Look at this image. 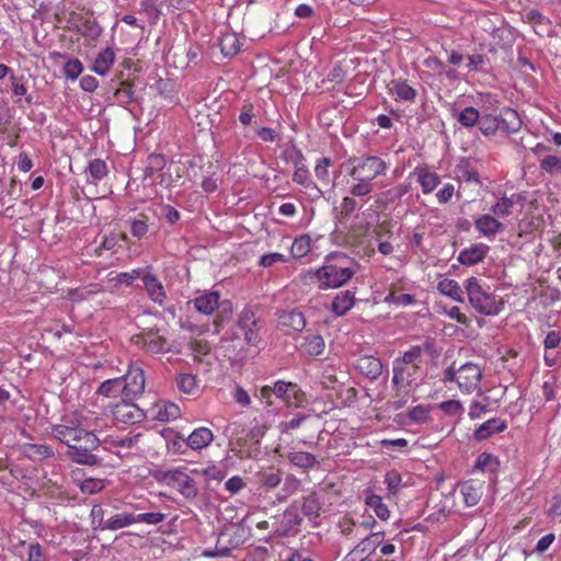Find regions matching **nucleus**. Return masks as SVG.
I'll return each instance as SVG.
<instances>
[{
	"instance_id": "f257e3e1",
	"label": "nucleus",
	"mask_w": 561,
	"mask_h": 561,
	"mask_svg": "<svg viewBox=\"0 0 561 561\" xmlns=\"http://www.w3.org/2000/svg\"><path fill=\"white\" fill-rule=\"evenodd\" d=\"M348 256L343 253H332L327 263L317 271L319 288H337L346 284L355 274V270L346 265Z\"/></svg>"
},
{
	"instance_id": "f03ea898",
	"label": "nucleus",
	"mask_w": 561,
	"mask_h": 561,
	"mask_svg": "<svg viewBox=\"0 0 561 561\" xmlns=\"http://www.w3.org/2000/svg\"><path fill=\"white\" fill-rule=\"evenodd\" d=\"M51 435L68 448L76 447L88 436H94L92 431L83 428L82 416L78 412L65 415L59 424L51 427Z\"/></svg>"
},
{
	"instance_id": "7ed1b4c3",
	"label": "nucleus",
	"mask_w": 561,
	"mask_h": 561,
	"mask_svg": "<svg viewBox=\"0 0 561 561\" xmlns=\"http://www.w3.org/2000/svg\"><path fill=\"white\" fill-rule=\"evenodd\" d=\"M465 287L469 302L477 312L485 316H496L500 313L503 308V302L497 301L493 294L484 290L478 278H468Z\"/></svg>"
},
{
	"instance_id": "20e7f679",
	"label": "nucleus",
	"mask_w": 561,
	"mask_h": 561,
	"mask_svg": "<svg viewBox=\"0 0 561 561\" xmlns=\"http://www.w3.org/2000/svg\"><path fill=\"white\" fill-rule=\"evenodd\" d=\"M347 163L351 165L348 174L354 181L371 182L388 170L387 162L377 156L352 157Z\"/></svg>"
},
{
	"instance_id": "39448f33",
	"label": "nucleus",
	"mask_w": 561,
	"mask_h": 561,
	"mask_svg": "<svg viewBox=\"0 0 561 561\" xmlns=\"http://www.w3.org/2000/svg\"><path fill=\"white\" fill-rule=\"evenodd\" d=\"M122 396L128 400L139 398L145 391V373L138 364H130L127 373L122 378Z\"/></svg>"
},
{
	"instance_id": "423d86ee",
	"label": "nucleus",
	"mask_w": 561,
	"mask_h": 561,
	"mask_svg": "<svg viewBox=\"0 0 561 561\" xmlns=\"http://www.w3.org/2000/svg\"><path fill=\"white\" fill-rule=\"evenodd\" d=\"M100 445V439L94 436H88L82 443L78 444L76 447L68 448L67 455L69 458L81 465L94 466L100 462L96 455L92 454L94 449H96Z\"/></svg>"
},
{
	"instance_id": "0eeeda50",
	"label": "nucleus",
	"mask_w": 561,
	"mask_h": 561,
	"mask_svg": "<svg viewBox=\"0 0 561 561\" xmlns=\"http://www.w3.org/2000/svg\"><path fill=\"white\" fill-rule=\"evenodd\" d=\"M163 479L168 485L176 489L185 499L193 500L198 494L197 483L185 472L170 470L164 472Z\"/></svg>"
},
{
	"instance_id": "6e6552de",
	"label": "nucleus",
	"mask_w": 561,
	"mask_h": 561,
	"mask_svg": "<svg viewBox=\"0 0 561 561\" xmlns=\"http://www.w3.org/2000/svg\"><path fill=\"white\" fill-rule=\"evenodd\" d=\"M133 401L123 397L119 403L112 407V415L116 422L136 424L146 419L144 411Z\"/></svg>"
},
{
	"instance_id": "1a4fd4ad",
	"label": "nucleus",
	"mask_w": 561,
	"mask_h": 561,
	"mask_svg": "<svg viewBox=\"0 0 561 561\" xmlns=\"http://www.w3.org/2000/svg\"><path fill=\"white\" fill-rule=\"evenodd\" d=\"M274 396L282 399L289 408L300 407L306 399L305 392L297 383L278 380L273 386Z\"/></svg>"
},
{
	"instance_id": "9d476101",
	"label": "nucleus",
	"mask_w": 561,
	"mask_h": 561,
	"mask_svg": "<svg viewBox=\"0 0 561 561\" xmlns=\"http://www.w3.org/2000/svg\"><path fill=\"white\" fill-rule=\"evenodd\" d=\"M131 342L151 354H162L170 350L167 339L152 330L134 335Z\"/></svg>"
},
{
	"instance_id": "9b49d317",
	"label": "nucleus",
	"mask_w": 561,
	"mask_h": 561,
	"mask_svg": "<svg viewBox=\"0 0 561 561\" xmlns=\"http://www.w3.org/2000/svg\"><path fill=\"white\" fill-rule=\"evenodd\" d=\"M481 376L478 365L466 363L458 368L457 385L460 390L469 393L479 387Z\"/></svg>"
},
{
	"instance_id": "f8f14e48",
	"label": "nucleus",
	"mask_w": 561,
	"mask_h": 561,
	"mask_svg": "<svg viewBox=\"0 0 561 561\" xmlns=\"http://www.w3.org/2000/svg\"><path fill=\"white\" fill-rule=\"evenodd\" d=\"M142 435L137 433L133 436H126L123 438L112 439L108 442V449L114 450L119 457H128L133 454V450H138V443Z\"/></svg>"
},
{
	"instance_id": "ddd939ff",
	"label": "nucleus",
	"mask_w": 561,
	"mask_h": 561,
	"mask_svg": "<svg viewBox=\"0 0 561 561\" xmlns=\"http://www.w3.org/2000/svg\"><path fill=\"white\" fill-rule=\"evenodd\" d=\"M356 369L370 380H376L382 373V363L374 356H360L356 360Z\"/></svg>"
},
{
	"instance_id": "4468645a",
	"label": "nucleus",
	"mask_w": 561,
	"mask_h": 561,
	"mask_svg": "<svg viewBox=\"0 0 561 561\" xmlns=\"http://www.w3.org/2000/svg\"><path fill=\"white\" fill-rule=\"evenodd\" d=\"M489 250H490L489 245H486L484 243H478V244L471 245L470 248L463 249L459 253L458 261L463 265H468V266L474 265L484 260Z\"/></svg>"
},
{
	"instance_id": "2eb2a0df",
	"label": "nucleus",
	"mask_w": 561,
	"mask_h": 561,
	"mask_svg": "<svg viewBox=\"0 0 561 561\" xmlns=\"http://www.w3.org/2000/svg\"><path fill=\"white\" fill-rule=\"evenodd\" d=\"M483 488V482L476 480H468L460 484V492L467 506H474L479 503Z\"/></svg>"
},
{
	"instance_id": "dca6fc26",
	"label": "nucleus",
	"mask_w": 561,
	"mask_h": 561,
	"mask_svg": "<svg viewBox=\"0 0 561 561\" xmlns=\"http://www.w3.org/2000/svg\"><path fill=\"white\" fill-rule=\"evenodd\" d=\"M278 323L283 328L300 332L306 327V319L302 312L297 310L282 311L278 316Z\"/></svg>"
},
{
	"instance_id": "f3484780",
	"label": "nucleus",
	"mask_w": 561,
	"mask_h": 561,
	"mask_svg": "<svg viewBox=\"0 0 561 561\" xmlns=\"http://www.w3.org/2000/svg\"><path fill=\"white\" fill-rule=\"evenodd\" d=\"M142 283L150 299L162 305L165 299V291L158 278L154 275L147 273L142 276Z\"/></svg>"
},
{
	"instance_id": "a211bd4d",
	"label": "nucleus",
	"mask_w": 561,
	"mask_h": 561,
	"mask_svg": "<svg viewBox=\"0 0 561 561\" xmlns=\"http://www.w3.org/2000/svg\"><path fill=\"white\" fill-rule=\"evenodd\" d=\"M214 439L213 432L207 427H199L194 430L186 438L187 445L194 449L199 450L207 447Z\"/></svg>"
},
{
	"instance_id": "6ab92c4d",
	"label": "nucleus",
	"mask_w": 561,
	"mask_h": 561,
	"mask_svg": "<svg viewBox=\"0 0 561 561\" xmlns=\"http://www.w3.org/2000/svg\"><path fill=\"white\" fill-rule=\"evenodd\" d=\"M474 226L485 237H493L503 229V224L491 215L480 216L476 219Z\"/></svg>"
},
{
	"instance_id": "aec40b11",
	"label": "nucleus",
	"mask_w": 561,
	"mask_h": 561,
	"mask_svg": "<svg viewBox=\"0 0 561 561\" xmlns=\"http://www.w3.org/2000/svg\"><path fill=\"white\" fill-rule=\"evenodd\" d=\"M417 370H419L417 364H413V366H412V365H407V364L394 362L392 382L396 386H400L405 382L411 383L413 380V376L416 374Z\"/></svg>"
},
{
	"instance_id": "412c9836",
	"label": "nucleus",
	"mask_w": 561,
	"mask_h": 561,
	"mask_svg": "<svg viewBox=\"0 0 561 561\" xmlns=\"http://www.w3.org/2000/svg\"><path fill=\"white\" fill-rule=\"evenodd\" d=\"M192 302L198 312L211 314L219 306V294L217 291H210L196 297Z\"/></svg>"
},
{
	"instance_id": "4be33fe9",
	"label": "nucleus",
	"mask_w": 561,
	"mask_h": 561,
	"mask_svg": "<svg viewBox=\"0 0 561 561\" xmlns=\"http://www.w3.org/2000/svg\"><path fill=\"white\" fill-rule=\"evenodd\" d=\"M507 427L505 421L501 419H491L483 424H481L474 432V437L478 440H484L489 438L492 434L501 433Z\"/></svg>"
},
{
	"instance_id": "5701e85b",
	"label": "nucleus",
	"mask_w": 561,
	"mask_h": 561,
	"mask_svg": "<svg viewBox=\"0 0 561 561\" xmlns=\"http://www.w3.org/2000/svg\"><path fill=\"white\" fill-rule=\"evenodd\" d=\"M497 118L501 123L500 130L507 134L516 133L522 127V121L517 112L513 108H505Z\"/></svg>"
},
{
	"instance_id": "b1692460",
	"label": "nucleus",
	"mask_w": 561,
	"mask_h": 561,
	"mask_svg": "<svg viewBox=\"0 0 561 561\" xmlns=\"http://www.w3.org/2000/svg\"><path fill=\"white\" fill-rule=\"evenodd\" d=\"M433 345V340L427 339L422 345L412 346L409 351L404 352L402 358L397 359L396 363H402L413 366V364H416V362L420 359L424 352H432Z\"/></svg>"
},
{
	"instance_id": "393cba45",
	"label": "nucleus",
	"mask_w": 561,
	"mask_h": 561,
	"mask_svg": "<svg viewBox=\"0 0 561 561\" xmlns=\"http://www.w3.org/2000/svg\"><path fill=\"white\" fill-rule=\"evenodd\" d=\"M414 174L417 178L424 194H428L439 184V176L425 168H416Z\"/></svg>"
},
{
	"instance_id": "a878e982",
	"label": "nucleus",
	"mask_w": 561,
	"mask_h": 561,
	"mask_svg": "<svg viewBox=\"0 0 561 561\" xmlns=\"http://www.w3.org/2000/svg\"><path fill=\"white\" fill-rule=\"evenodd\" d=\"M355 297L350 290L339 293L332 301V311L336 316H344L354 306Z\"/></svg>"
},
{
	"instance_id": "bb28decb",
	"label": "nucleus",
	"mask_w": 561,
	"mask_h": 561,
	"mask_svg": "<svg viewBox=\"0 0 561 561\" xmlns=\"http://www.w3.org/2000/svg\"><path fill=\"white\" fill-rule=\"evenodd\" d=\"M437 289L439 290L440 294L450 297L455 301H463V291L459 284L454 279L445 278L440 280L437 285Z\"/></svg>"
},
{
	"instance_id": "cd10ccee",
	"label": "nucleus",
	"mask_w": 561,
	"mask_h": 561,
	"mask_svg": "<svg viewBox=\"0 0 561 561\" xmlns=\"http://www.w3.org/2000/svg\"><path fill=\"white\" fill-rule=\"evenodd\" d=\"M115 59V54L111 48H105L96 56L93 65V70L100 75L104 76L108 72Z\"/></svg>"
},
{
	"instance_id": "c85d7f7f",
	"label": "nucleus",
	"mask_w": 561,
	"mask_h": 561,
	"mask_svg": "<svg viewBox=\"0 0 561 561\" xmlns=\"http://www.w3.org/2000/svg\"><path fill=\"white\" fill-rule=\"evenodd\" d=\"M325 347L324 340L319 334H310L305 337L300 348L308 355L318 356L323 353Z\"/></svg>"
},
{
	"instance_id": "c756f323",
	"label": "nucleus",
	"mask_w": 561,
	"mask_h": 561,
	"mask_svg": "<svg viewBox=\"0 0 561 561\" xmlns=\"http://www.w3.org/2000/svg\"><path fill=\"white\" fill-rule=\"evenodd\" d=\"M219 47L225 57H233L240 50L239 38L236 33H226L219 38Z\"/></svg>"
},
{
	"instance_id": "7c9ffc66",
	"label": "nucleus",
	"mask_w": 561,
	"mask_h": 561,
	"mask_svg": "<svg viewBox=\"0 0 561 561\" xmlns=\"http://www.w3.org/2000/svg\"><path fill=\"white\" fill-rule=\"evenodd\" d=\"M135 524V518L133 513H119L112 517H110L104 523V529L105 530H118L121 528H124L126 526Z\"/></svg>"
},
{
	"instance_id": "2f4dec72",
	"label": "nucleus",
	"mask_w": 561,
	"mask_h": 561,
	"mask_svg": "<svg viewBox=\"0 0 561 561\" xmlns=\"http://www.w3.org/2000/svg\"><path fill=\"white\" fill-rule=\"evenodd\" d=\"M389 87L390 91L397 96V99L403 101H413L416 96V91L405 81L393 80Z\"/></svg>"
},
{
	"instance_id": "473e14b6",
	"label": "nucleus",
	"mask_w": 561,
	"mask_h": 561,
	"mask_svg": "<svg viewBox=\"0 0 561 561\" xmlns=\"http://www.w3.org/2000/svg\"><path fill=\"white\" fill-rule=\"evenodd\" d=\"M500 468V460L492 454L482 453L479 455L474 469L481 470L482 472L495 473Z\"/></svg>"
},
{
	"instance_id": "72a5a7b5",
	"label": "nucleus",
	"mask_w": 561,
	"mask_h": 561,
	"mask_svg": "<svg viewBox=\"0 0 561 561\" xmlns=\"http://www.w3.org/2000/svg\"><path fill=\"white\" fill-rule=\"evenodd\" d=\"M366 505L374 510L375 514L382 520H387L390 516L388 506L382 502L381 496L377 494H368L365 499Z\"/></svg>"
},
{
	"instance_id": "f704fd0d",
	"label": "nucleus",
	"mask_w": 561,
	"mask_h": 561,
	"mask_svg": "<svg viewBox=\"0 0 561 561\" xmlns=\"http://www.w3.org/2000/svg\"><path fill=\"white\" fill-rule=\"evenodd\" d=\"M156 419L162 422H169L175 420L181 415L180 408L172 402H164L161 405H157Z\"/></svg>"
},
{
	"instance_id": "c9c22d12",
	"label": "nucleus",
	"mask_w": 561,
	"mask_h": 561,
	"mask_svg": "<svg viewBox=\"0 0 561 561\" xmlns=\"http://www.w3.org/2000/svg\"><path fill=\"white\" fill-rule=\"evenodd\" d=\"M288 459L294 466L302 469H310L317 463L316 456L306 451L290 453Z\"/></svg>"
},
{
	"instance_id": "e433bc0d",
	"label": "nucleus",
	"mask_w": 561,
	"mask_h": 561,
	"mask_svg": "<svg viewBox=\"0 0 561 561\" xmlns=\"http://www.w3.org/2000/svg\"><path fill=\"white\" fill-rule=\"evenodd\" d=\"M123 381L122 378H113L103 381L96 393L102 394L104 397H117L122 393Z\"/></svg>"
},
{
	"instance_id": "4c0bfd02",
	"label": "nucleus",
	"mask_w": 561,
	"mask_h": 561,
	"mask_svg": "<svg viewBox=\"0 0 561 561\" xmlns=\"http://www.w3.org/2000/svg\"><path fill=\"white\" fill-rule=\"evenodd\" d=\"M478 125L483 135L491 136L494 135L496 130H500L501 123L495 116L483 115L480 116Z\"/></svg>"
},
{
	"instance_id": "58836bf2",
	"label": "nucleus",
	"mask_w": 561,
	"mask_h": 561,
	"mask_svg": "<svg viewBox=\"0 0 561 561\" xmlns=\"http://www.w3.org/2000/svg\"><path fill=\"white\" fill-rule=\"evenodd\" d=\"M301 510L309 518L318 517L321 511V503L314 493L304 499Z\"/></svg>"
},
{
	"instance_id": "ea45409f",
	"label": "nucleus",
	"mask_w": 561,
	"mask_h": 561,
	"mask_svg": "<svg viewBox=\"0 0 561 561\" xmlns=\"http://www.w3.org/2000/svg\"><path fill=\"white\" fill-rule=\"evenodd\" d=\"M332 164V160L330 158H322L318 161L314 168V174L318 181H320L321 185L329 186L330 184V172L329 168Z\"/></svg>"
},
{
	"instance_id": "a19ab883",
	"label": "nucleus",
	"mask_w": 561,
	"mask_h": 561,
	"mask_svg": "<svg viewBox=\"0 0 561 561\" xmlns=\"http://www.w3.org/2000/svg\"><path fill=\"white\" fill-rule=\"evenodd\" d=\"M514 196L500 198L491 208L492 213L497 217H507L512 214V208L515 204Z\"/></svg>"
},
{
	"instance_id": "79ce46f5",
	"label": "nucleus",
	"mask_w": 561,
	"mask_h": 561,
	"mask_svg": "<svg viewBox=\"0 0 561 561\" xmlns=\"http://www.w3.org/2000/svg\"><path fill=\"white\" fill-rule=\"evenodd\" d=\"M310 237L309 236H300L295 239L291 245V255L296 259L304 257L310 251Z\"/></svg>"
},
{
	"instance_id": "37998d69",
	"label": "nucleus",
	"mask_w": 561,
	"mask_h": 561,
	"mask_svg": "<svg viewBox=\"0 0 561 561\" xmlns=\"http://www.w3.org/2000/svg\"><path fill=\"white\" fill-rule=\"evenodd\" d=\"M479 118H480V114H479L478 110H476L472 106L466 107L457 116V121L463 127H472V126H474L476 124H478Z\"/></svg>"
},
{
	"instance_id": "c03bdc74",
	"label": "nucleus",
	"mask_w": 561,
	"mask_h": 561,
	"mask_svg": "<svg viewBox=\"0 0 561 561\" xmlns=\"http://www.w3.org/2000/svg\"><path fill=\"white\" fill-rule=\"evenodd\" d=\"M540 169L549 174L561 173V157L548 154L540 160Z\"/></svg>"
},
{
	"instance_id": "a18cd8bd",
	"label": "nucleus",
	"mask_w": 561,
	"mask_h": 561,
	"mask_svg": "<svg viewBox=\"0 0 561 561\" xmlns=\"http://www.w3.org/2000/svg\"><path fill=\"white\" fill-rule=\"evenodd\" d=\"M219 309V313L214 320V324L217 328V332L224 322L228 321L232 314V304L230 300L219 301V306L216 308Z\"/></svg>"
},
{
	"instance_id": "49530a36",
	"label": "nucleus",
	"mask_w": 561,
	"mask_h": 561,
	"mask_svg": "<svg viewBox=\"0 0 561 561\" xmlns=\"http://www.w3.org/2000/svg\"><path fill=\"white\" fill-rule=\"evenodd\" d=\"M178 387L182 392L192 394L197 387L196 377L191 374L179 375Z\"/></svg>"
},
{
	"instance_id": "de8ad7c7",
	"label": "nucleus",
	"mask_w": 561,
	"mask_h": 561,
	"mask_svg": "<svg viewBox=\"0 0 561 561\" xmlns=\"http://www.w3.org/2000/svg\"><path fill=\"white\" fill-rule=\"evenodd\" d=\"M340 382L337 369L333 366L324 367L321 375V385L328 389H334L335 383Z\"/></svg>"
},
{
	"instance_id": "09e8293b",
	"label": "nucleus",
	"mask_w": 561,
	"mask_h": 561,
	"mask_svg": "<svg viewBox=\"0 0 561 561\" xmlns=\"http://www.w3.org/2000/svg\"><path fill=\"white\" fill-rule=\"evenodd\" d=\"M238 323L241 330L255 328L257 318L251 308H244L239 316Z\"/></svg>"
},
{
	"instance_id": "8fccbe9b",
	"label": "nucleus",
	"mask_w": 561,
	"mask_h": 561,
	"mask_svg": "<svg viewBox=\"0 0 561 561\" xmlns=\"http://www.w3.org/2000/svg\"><path fill=\"white\" fill-rule=\"evenodd\" d=\"M135 523H146L149 525H158L165 519V514L160 512H150L135 515Z\"/></svg>"
},
{
	"instance_id": "3c124183",
	"label": "nucleus",
	"mask_w": 561,
	"mask_h": 561,
	"mask_svg": "<svg viewBox=\"0 0 561 561\" xmlns=\"http://www.w3.org/2000/svg\"><path fill=\"white\" fill-rule=\"evenodd\" d=\"M82 64L79 59H70L65 64L64 73L68 79L75 80L82 72Z\"/></svg>"
},
{
	"instance_id": "603ef678",
	"label": "nucleus",
	"mask_w": 561,
	"mask_h": 561,
	"mask_svg": "<svg viewBox=\"0 0 561 561\" xmlns=\"http://www.w3.org/2000/svg\"><path fill=\"white\" fill-rule=\"evenodd\" d=\"M88 169L94 180H101L107 174V167L105 162L100 159L91 161Z\"/></svg>"
},
{
	"instance_id": "864d4df0",
	"label": "nucleus",
	"mask_w": 561,
	"mask_h": 561,
	"mask_svg": "<svg viewBox=\"0 0 561 561\" xmlns=\"http://www.w3.org/2000/svg\"><path fill=\"white\" fill-rule=\"evenodd\" d=\"M371 192H373V184L367 180L356 181V183L350 187V193L356 197L366 196V195L370 194Z\"/></svg>"
},
{
	"instance_id": "5fc2aeb1",
	"label": "nucleus",
	"mask_w": 561,
	"mask_h": 561,
	"mask_svg": "<svg viewBox=\"0 0 561 561\" xmlns=\"http://www.w3.org/2000/svg\"><path fill=\"white\" fill-rule=\"evenodd\" d=\"M408 417L413 422L424 423L430 417V410L424 405L414 407L409 411Z\"/></svg>"
},
{
	"instance_id": "6e6d98bb",
	"label": "nucleus",
	"mask_w": 561,
	"mask_h": 561,
	"mask_svg": "<svg viewBox=\"0 0 561 561\" xmlns=\"http://www.w3.org/2000/svg\"><path fill=\"white\" fill-rule=\"evenodd\" d=\"M130 232L134 237L140 239L148 232L146 216L141 215L140 219H134L130 222Z\"/></svg>"
},
{
	"instance_id": "4d7b16f0",
	"label": "nucleus",
	"mask_w": 561,
	"mask_h": 561,
	"mask_svg": "<svg viewBox=\"0 0 561 561\" xmlns=\"http://www.w3.org/2000/svg\"><path fill=\"white\" fill-rule=\"evenodd\" d=\"M91 524L94 529H104V510L100 505H93L91 508Z\"/></svg>"
},
{
	"instance_id": "13d9d810",
	"label": "nucleus",
	"mask_w": 561,
	"mask_h": 561,
	"mask_svg": "<svg viewBox=\"0 0 561 561\" xmlns=\"http://www.w3.org/2000/svg\"><path fill=\"white\" fill-rule=\"evenodd\" d=\"M104 488V482L99 479H85L80 489L84 494H94L100 492Z\"/></svg>"
},
{
	"instance_id": "bf43d9fd",
	"label": "nucleus",
	"mask_w": 561,
	"mask_h": 561,
	"mask_svg": "<svg viewBox=\"0 0 561 561\" xmlns=\"http://www.w3.org/2000/svg\"><path fill=\"white\" fill-rule=\"evenodd\" d=\"M385 483L387 484L389 492L396 494L401 484L400 473L396 470L387 472L385 476Z\"/></svg>"
},
{
	"instance_id": "052dcab7",
	"label": "nucleus",
	"mask_w": 561,
	"mask_h": 561,
	"mask_svg": "<svg viewBox=\"0 0 561 561\" xmlns=\"http://www.w3.org/2000/svg\"><path fill=\"white\" fill-rule=\"evenodd\" d=\"M409 192V185L400 184L383 193L388 202H394L403 197Z\"/></svg>"
},
{
	"instance_id": "680f3d73",
	"label": "nucleus",
	"mask_w": 561,
	"mask_h": 561,
	"mask_svg": "<svg viewBox=\"0 0 561 561\" xmlns=\"http://www.w3.org/2000/svg\"><path fill=\"white\" fill-rule=\"evenodd\" d=\"M308 416L305 414H297L294 419L287 422H282L279 424V431L280 433L285 434L288 433L291 430L298 428L301 423L307 419Z\"/></svg>"
},
{
	"instance_id": "e2e57ef3",
	"label": "nucleus",
	"mask_w": 561,
	"mask_h": 561,
	"mask_svg": "<svg viewBox=\"0 0 561 561\" xmlns=\"http://www.w3.org/2000/svg\"><path fill=\"white\" fill-rule=\"evenodd\" d=\"M382 540V534L376 533L371 534L367 538H365L360 543L359 548L363 552L374 549L377 545H379Z\"/></svg>"
},
{
	"instance_id": "0e129e2a",
	"label": "nucleus",
	"mask_w": 561,
	"mask_h": 561,
	"mask_svg": "<svg viewBox=\"0 0 561 561\" xmlns=\"http://www.w3.org/2000/svg\"><path fill=\"white\" fill-rule=\"evenodd\" d=\"M293 181L300 185H304V186L309 185V172H308V169L304 164H301V165H298V163L296 164V170L293 174Z\"/></svg>"
},
{
	"instance_id": "69168bd1",
	"label": "nucleus",
	"mask_w": 561,
	"mask_h": 561,
	"mask_svg": "<svg viewBox=\"0 0 561 561\" xmlns=\"http://www.w3.org/2000/svg\"><path fill=\"white\" fill-rule=\"evenodd\" d=\"M357 208V202L353 197H344L340 205V214L342 217H350Z\"/></svg>"
},
{
	"instance_id": "338daca9",
	"label": "nucleus",
	"mask_w": 561,
	"mask_h": 561,
	"mask_svg": "<svg viewBox=\"0 0 561 561\" xmlns=\"http://www.w3.org/2000/svg\"><path fill=\"white\" fill-rule=\"evenodd\" d=\"M245 486L244 481L242 478L234 476L226 481L225 488L230 494H237Z\"/></svg>"
},
{
	"instance_id": "774afa93",
	"label": "nucleus",
	"mask_w": 561,
	"mask_h": 561,
	"mask_svg": "<svg viewBox=\"0 0 561 561\" xmlns=\"http://www.w3.org/2000/svg\"><path fill=\"white\" fill-rule=\"evenodd\" d=\"M282 480L279 471L265 472L261 476V482L268 488H275Z\"/></svg>"
}]
</instances>
